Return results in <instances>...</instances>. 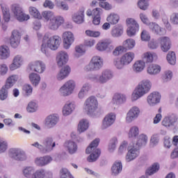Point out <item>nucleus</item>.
<instances>
[{
    "label": "nucleus",
    "mask_w": 178,
    "mask_h": 178,
    "mask_svg": "<svg viewBox=\"0 0 178 178\" xmlns=\"http://www.w3.org/2000/svg\"><path fill=\"white\" fill-rule=\"evenodd\" d=\"M60 178H74L69 170L63 168L60 172Z\"/></svg>",
    "instance_id": "774afa93"
},
{
    "label": "nucleus",
    "mask_w": 178,
    "mask_h": 178,
    "mask_svg": "<svg viewBox=\"0 0 178 178\" xmlns=\"http://www.w3.org/2000/svg\"><path fill=\"white\" fill-rule=\"evenodd\" d=\"M61 39L59 35L51 36V33H46L42 39L40 51L47 58H50L51 51H56L60 47Z\"/></svg>",
    "instance_id": "f257e3e1"
},
{
    "label": "nucleus",
    "mask_w": 178,
    "mask_h": 178,
    "mask_svg": "<svg viewBox=\"0 0 178 178\" xmlns=\"http://www.w3.org/2000/svg\"><path fill=\"white\" fill-rule=\"evenodd\" d=\"M9 88L3 86L1 89L0 90V100L1 101H5L8 99V90H9Z\"/></svg>",
    "instance_id": "69168bd1"
},
{
    "label": "nucleus",
    "mask_w": 178,
    "mask_h": 178,
    "mask_svg": "<svg viewBox=\"0 0 178 178\" xmlns=\"http://www.w3.org/2000/svg\"><path fill=\"white\" fill-rule=\"evenodd\" d=\"M126 23L128 26L127 33L129 37H133L140 31V24L134 18H127Z\"/></svg>",
    "instance_id": "ddd939ff"
},
{
    "label": "nucleus",
    "mask_w": 178,
    "mask_h": 178,
    "mask_svg": "<svg viewBox=\"0 0 178 178\" xmlns=\"http://www.w3.org/2000/svg\"><path fill=\"white\" fill-rule=\"evenodd\" d=\"M42 145L38 142H35L31 145L39 149L42 154H49L54 151V148L56 147V143L54 140L52 136L46 137L42 142Z\"/></svg>",
    "instance_id": "0eeeda50"
},
{
    "label": "nucleus",
    "mask_w": 178,
    "mask_h": 178,
    "mask_svg": "<svg viewBox=\"0 0 178 178\" xmlns=\"http://www.w3.org/2000/svg\"><path fill=\"white\" fill-rule=\"evenodd\" d=\"M63 48L65 49H70V47L74 42V34L72 31H65L62 35Z\"/></svg>",
    "instance_id": "a211bd4d"
},
{
    "label": "nucleus",
    "mask_w": 178,
    "mask_h": 178,
    "mask_svg": "<svg viewBox=\"0 0 178 178\" xmlns=\"http://www.w3.org/2000/svg\"><path fill=\"white\" fill-rule=\"evenodd\" d=\"M127 101V96L122 93H115L113 96L112 104L113 105H122Z\"/></svg>",
    "instance_id": "473e14b6"
},
{
    "label": "nucleus",
    "mask_w": 178,
    "mask_h": 178,
    "mask_svg": "<svg viewBox=\"0 0 178 178\" xmlns=\"http://www.w3.org/2000/svg\"><path fill=\"white\" fill-rule=\"evenodd\" d=\"M115 122H116V113L113 112L107 113L102 121L101 129L106 130V129H109L115 124Z\"/></svg>",
    "instance_id": "4468645a"
},
{
    "label": "nucleus",
    "mask_w": 178,
    "mask_h": 178,
    "mask_svg": "<svg viewBox=\"0 0 178 178\" xmlns=\"http://www.w3.org/2000/svg\"><path fill=\"white\" fill-rule=\"evenodd\" d=\"M86 54V48L84 44H79L75 47V52L74 54V58H80Z\"/></svg>",
    "instance_id": "864d4df0"
},
{
    "label": "nucleus",
    "mask_w": 178,
    "mask_h": 178,
    "mask_svg": "<svg viewBox=\"0 0 178 178\" xmlns=\"http://www.w3.org/2000/svg\"><path fill=\"white\" fill-rule=\"evenodd\" d=\"M142 58L145 60L146 63H152L154 60L158 59V54L154 51H147L143 54Z\"/></svg>",
    "instance_id": "4c0bfd02"
},
{
    "label": "nucleus",
    "mask_w": 178,
    "mask_h": 178,
    "mask_svg": "<svg viewBox=\"0 0 178 178\" xmlns=\"http://www.w3.org/2000/svg\"><path fill=\"white\" fill-rule=\"evenodd\" d=\"M42 16L46 22H49L47 27L49 30H51L52 31H56L62 24H65V18L63 17L56 15L55 13L51 10L43 11Z\"/></svg>",
    "instance_id": "7ed1b4c3"
},
{
    "label": "nucleus",
    "mask_w": 178,
    "mask_h": 178,
    "mask_svg": "<svg viewBox=\"0 0 178 178\" xmlns=\"http://www.w3.org/2000/svg\"><path fill=\"white\" fill-rule=\"evenodd\" d=\"M127 147H129V142L127 140H123L118 149V155H123L126 151H127Z\"/></svg>",
    "instance_id": "bf43d9fd"
},
{
    "label": "nucleus",
    "mask_w": 178,
    "mask_h": 178,
    "mask_svg": "<svg viewBox=\"0 0 178 178\" xmlns=\"http://www.w3.org/2000/svg\"><path fill=\"white\" fill-rule=\"evenodd\" d=\"M52 161V156L49 155H46L35 158L34 162L36 166H40V168H42V166H47V165H49V163H51Z\"/></svg>",
    "instance_id": "a878e982"
},
{
    "label": "nucleus",
    "mask_w": 178,
    "mask_h": 178,
    "mask_svg": "<svg viewBox=\"0 0 178 178\" xmlns=\"http://www.w3.org/2000/svg\"><path fill=\"white\" fill-rule=\"evenodd\" d=\"M26 111L29 113H34L38 111V102L35 100L31 101L26 107Z\"/></svg>",
    "instance_id": "8fccbe9b"
},
{
    "label": "nucleus",
    "mask_w": 178,
    "mask_h": 178,
    "mask_svg": "<svg viewBox=\"0 0 178 178\" xmlns=\"http://www.w3.org/2000/svg\"><path fill=\"white\" fill-rule=\"evenodd\" d=\"M19 80V75L12 74L8 77L6 84L4 85L7 88H12L15 84L16 82Z\"/></svg>",
    "instance_id": "a18cd8bd"
},
{
    "label": "nucleus",
    "mask_w": 178,
    "mask_h": 178,
    "mask_svg": "<svg viewBox=\"0 0 178 178\" xmlns=\"http://www.w3.org/2000/svg\"><path fill=\"white\" fill-rule=\"evenodd\" d=\"M161 165L159 164V163H154L149 168V170L147 171V174L149 176H152V175H155V173L159 171Z\"/></svg>",
    "instance_id": "4d7b16f0"
},
{
    "label": "nucleus",
    "mask_w": 178,
    "mask_h": 178,
    "mask_svg": "<svg viewBox=\"0 0 178 178\" xmlns=\"http://www.w3.org/2000/svg\"><path fill=\"white\" fill-rule=\"evenodd\" d=\"M58 122L59 115L58 114H51L46 118L44 124L47 129H52L58 124Z\"/></svg>",
    "instance_id": "b1692460"
},
{
    "label": "nucleus",
    "mask_w": 178,
    "mask_h": 178,
    "mask_svg": "<svg viewBox=\"0 0 178 178\" xmlns=\"http://www.w3.org/2000/svg\"><path fill=\"white\" fill-rule=\"evenodd\" d=\"M172 77H173V72L170 70L165 71L162 76V81L163 83H168L172 80Z\"/></svg>",
    "instance_id": "0e129e2a"
},
{
    "label": "nucleus",
    "mask_w": 178,
    "mask_h": 178,
    "mask_svg": "<svg viewBox=\"0 0 178 178\" xmlns=\"http://www.w3.org/2000/svg\"><path fill=\"white\" fill-rule=\"evenodd\" d=\"M148 143V136L146 134H141L136 139V142L133 144V147L128 149L125 155L126 162H131L140 156V147L147 145Z\"/></svg>",
    "instance_id": "f03ea898"
},
{
    "label": "nucleus",
    "mask_w": 178,
    "mask_h": 178,
    "mask_svg": "<svg viewBox=\"0 0 178 178\" xmlns=\"http://www.w3.org/2000/svg\"><path fill=\"white\" fill-rule=\"evenodd\" d=\"M10 49L6 44L0 46V60H6L10 58Z\"/></svg>",
    "instance_id": "c9c22d12"
},
{
    "label": "nucleus",
    "mask_w": 178,
    "mask_h": 178,
    "mask_svg": "<svg viewBox=\"0 0 178 178\" xmlns=\"http://www.w3.org/2000/svg\"><path fill=\"white\" fill-rule=\"evenodd\" d=\"M140 113H141V111L140 110V107L138 106H134L130 108L129 111L127 113L125 118L126 123H131L138 119V116H140Z\"/></svg>",
    "instance_id": "dca6fc26"
},
{
    "label": "nucleus",
    "mask_w": 178,
    "mask_h": 178,
    "mask_svg": "<svg viewBox=\"0 0 178 178\" xmlns=\"http://www.w3.org/2000/svg\"><path fill=\"white\" fill-rule=\"evenodd\" d=\"M22 65H24V57L21 54H17L13 57L12 63L8 65L9 70L15 72V70L20 69Z\"/></svg>",
    "instance_id": "6ab92c4d"
},
{
    "label": "nucleus",
    "mask_w": 178,
    "mask_h": 178,
    "mask_svg": "<svg viewBox=\"0 0 178 178\" xmlns=\"http://www.w3.org/2000/svg\"><path fill=\"white\" fill-rule=\"evenodd\" d=\"M90 90H91V85L89 83H85L78 92L79 99H84L88 95Z\"/></svg>",
    "instance_id": "72a5a7b5"
},
{
    "label": "nucleus",
    "mask_w": 178,
    "mask_h": 178,
    "mask_svg": "<svg viewBox=\"0 0 178 178\" xmlns=\"http://www.w3.org/2000/svg\"><path fill=\"white\" fill-rule=\"evenodd\" d=\"M132 69L135 73H141V72L145 69V61H144V60H136L134 63Z\"/></svg>",
    "instance_id": "ea45409f"
},
{
    "label": "nucleus",
    "mask_w": 178,
    "mask_h": 178,
    "mask_svg": "<svg viewBox=\"0 0 178 178\" xmlns=\"http://www.w3.org/2000/svg\"><path fill=\"white\" fill-rule=\"evenodd\" d=\"M113 65L117 70H123V69H124V66H127L120 57L114 58L113 60Z\"/></svg>",
    "instance_id": "09e8293b"
},
{
    "label": "nucleus",
    "mask_w": 178,
    "mask_h": 178,
    "mask_svg": "<svg viewBox=\"0 0 178 178\" xmlns=\"http://www.w3.org/2000/svg\"><path fill=\"white\" fill-rule=\"evenodd\" d=\"M122 46L124 47V49L127 51H131L134 47H136V40L134 39H127L122 42Z\"/></svg>",
    "instance_id": "3c124183"
},
{
    "label": "nucleus",
    "mask_w": 178,
    "mask_h": 178,
    "mask_svg": "<svg viewBox=\"0 0 178 178\" xmlns=\"http://www.w3.org/2000/svg\"><path fill=\"white\" fill-rule=\"evenodd\" d=\"M138 6L141 10H147L149 6V0H139Z\"/></svg>",
    "instance_id": "e2e57ef3"
},
{
    "label": "nucleus",
    "mask_w": 178,
    "mask_h": 178,
    "mask_svg": "<svg viewBox=\"0 0 178 178\" xmlns=\"http://www.w3.org/2000/svg\"><path fill=\"white\" fill-rule=\"evenodd\" d=\"M102 8H96L92 10V24L95 26H99L101 24V15L103 13Z\"/></svg>",
    "instance_id": "f704fd0d"
},
{
    "label": "nucleus",
    "mask_w": 178,
    "mask_h": 178,
    "mask_svg": "<svg viewBox=\"0 0 178 178\" xmlns=\"http://www.w3.org/2000/svg\"><path fill=\"white\" fill-rule=\"evenodd\" d=\"M123 169V165H122V161H116L111 167V175L112 176H118L122 172Z\"/></svg>",
    "instance_id": "a19ab883"
},
{
    "label": "nucleus",
    "mask_w": 178,
    "mask_h": 178,
    "mask_svg": "<svg viewBox=\"0 0 178 178\" xmlns=\"http://www.w3.org/2000/svg\"><path fill=\"white\" fill-rule=\"evenodd\" d=\"M56 61L58 67H62L69 62V54L65 51H60L57 53Z\"/></svg>",
    "instance_id": "4be33fe9"
},
{
    "label": "nucleus",
    "mask_w": 178,
    "mask_h": 178,
    "mask_svg": "<svg viewBox=\"0 0 178 178\" xmlns=\"http://www.w3.org/2000/svg\"><path fill=\"white\" fill-rule=\"evenodd\" d=\"M71 72L72 68L69 65H65L56 74V79L57 81H62V80H65V79L69 77Z\"/></svg>",
    "instance_id": "cd10ccee"
},
{
    "label": "nucleus",
    "mask_w": 178,
    "mask_h": 178,
    "mask_svg": "<svg viewBox=\"0 0 178 178\" xmlns=\"http://www.w3.org/2000/svg\"><path fill=\"white\" fill-rule=\"evenodd\" d=\"M90 127V122L88 120L83 118L81 120L78 124V131L79 133H84V131H87L88 128Z\"/></svg>",
    "instance_id": "c03bdc74"
},
{
    "label": "nucleus",
    "mask_w": 178,
    "mask_h": 178,
    "mask_svg": "<svg viewBox=\"0 0 178 178\" xmlns=\"http://www.w3.org/2000/svg\"><path fill=\"white\" fill-rule=\"evenodd\" d=\"M122 34H123V26H117L113 27L111 31V35L113 37H120Z\"/></svg>",
    "instance_id": "052dcab7"
},
{
    "label": "nucleus",
    "mask_w": 178,
    "mask_h": 178,
    "mask_svg": "<svg viewBox=\"0 0 178 178\" xmlns=\"http://www.w3.org/2000/svg\"><path fill=\"white\" fill-rule=\"evenodd\" d=\"M83 111L90 118H99L102 115L98 108V99L95 96H90L85 100Z\"/></svg>",
    "instance_id": "20e7f679"
},
{
    "label": "nucleus",
    "mask_w": 178,
    "mask_h": 178,
    "mask_svg": "<svg viewBox=\"0 0 178 178\" xmlns=\"http://www.w3.org/2000/svg\"><path fill=\"white\" fill-rule=\"evenodd\" d=\"M35 172V167L28 165L22 168V175L25 178H33V175Z\"/></svg>",
    "instance_id": "79ce46f5"
},
{
    "label": "nucleus",
    "mask_w": 178,
    "mask_h": 178,
    "mask_svg": "<svg viewBox=\"0 0 178 178\" xmlns=\"http://www.w3.org/2000/svg\"><path fill=\"white\" fill-rule=\"evenodd\" d=\"M151 87H152L151 81L148 79L141 81L131 95V102H136V101H138L140 98H143L144 95L148 94L151 90Z\"/></svg>",
    "instance_id": "39448f33"
},
{
    "label": "nucleus",
    "mask_w": 178,
    "mask_h": 178,
    "mask_svg": "<svg viewBox=\"0 0 178 178\" xmlns=\"http://www.w3.org/2000/svg\"><path fill=\"white\" fill-rule=\"evenodd\" d=\"M147 72L148 74H151L152 76L159 74V73H161V65L156 64H151L147 67Z\"/></svg>",
    "instance_id": "49530a36"
},
{
    "label": "nucleus",
    "mask_w": 178,
    "mask_h": 178,
    "mask_svg": "<svg viewBox=\"0 0 178 178\" xmlns=\"http://www.w3.org/2000/svg\"><path fill=\"white\" fill-rule=\"evenodd\" d=\"M0 7L5 23H9L10 22V8H9L8 4L3 2L0 3Z\"/></svg>",
    "instance_id": "c756f323"
},
{
    "label": "nucleus",
    "mask_w": 178,
    "mask_h": 178,
    "mask_svg": "<svg viewBox=\"0 0 178 178\" xmlns=\"http://www.w3.org/2000/svg\"><path fill=\"white\" fill-rule=\"evenodd\" d=\"M119 20H120V17L115 13H111L106 17V22L111 23L113 26L118 24L119 23Z\"/></svg>",
    "instance_id": "de8ad7c7"
},
{
    "label": "nucleus",
    "mask_w": 178,
    "mask_h": 178,
    "mask_svg": "<svg viewBox=\"0 0 178 178\" xmlns=\"http://www.w3.org/2000/svg\"><path fill=\"white\" fill-rule=\"evenodd\" d=\"M161 16L162 22L167 30H172V25H170V23H169V18L168 17V15H166V13L165 11L161 12Z\"/></svg>",
    "instance_id": "6e6d98bb"
},
{
    "label": "nucleus",
    "mask_w": 178,
    "mask_h": 178,
    "mask_svg": "<svg viewBox=\"0 0 178 178\" xmlns=\"http://www.w3.org/2000/svg\"><path fill=\"white\" fill-rule=\"evenodd\" d=\"M99 144V138L95 139L86 149V154H90L88 157V162H95L99 155H101V150L97 147Z\"/></svg>",
    "instance_id": "1a4fd4ad"
},
{
    "label": "nucleus",
    "mask_w": 178,
    "mask_h": 178,
    "mask_svg": "<svg viewBox=\"0 0 178 178\" xmlns=\"http://www.w3.org/2000/svg\"><path fill=\"white\" fill-rule=\"evenodd\" d=\"M29 66L32 72H35L38 74H42L47 70L45 63L41 60H35L31 63Z\"/></svg>",
    "instance_id": "f3484780"
},
{
    "label": "nucleus",
    "mask_w": 178,
    "mask_h": 178,
    "mask_svg": "<svg viewBox=\"0 0 178 178\" xmlns=\"http://www.w3.org/2000/svg\"><path fill=\"white\" fill-rule=\"evenodd\" d=\"M76 109V103L72 101H68L63 107L62 113L64 116H69L74 112Z\"/></svg>",
    "instance_id": "bb28decb"
},
{
    "label": "nucleus",
    "mask_w": 178,
    "mask_h": 178,
    "mask_svg": "<svg viewBox=\"0 0 178 178\" xmlns=\"http://www.w3.org/2000/svg\"><path fill=\"white\" fill-rule=\"evenodd\" d=\"M84 8H81L78 12L72 15V20L76 24H81L84 23Z\"/></svg>",
    "instance_id": "e433bc0d"
},
{
    "label": "nucleus",
    "mask_w": 178,
    "mask_h": 178,
    "mask_svg": "<svg viewBox=\"0 0 178 178\" xmlns=\"http://www.w3.org/2000/svg\"><path fill=\"white\" fill-rule=\"evenodd\" d=\"M138 134H140V129L137 126H134L129 129L128 137L129 138L134 140L138 137Z\"/></svg>",
    "instance_id": "603ef678"
},
{
    "label": "nucleus",
    "mask_w": 178,
    "mask_h": 178,
    "mask_svg": "<svg viewBox=\"0 0 178 178\" xmlns=\"http://www.w3.org/2000/svg\"><path fill=\"white\" fill-rule=\"evenodd\" d=\"M178 117L176 114H170L166 115L162 120L161 124L166 129H170V127H175L176 123H177Z\"/></svg>",
    "instance_id": "aec40b11"
},
{
    "label": "nucleus",
    "mask_w": 178,
    "mask_h": 178,
    "mask_svg": "<svg viewBox=\"0 0 178 178\" xmlns=\"http://www.w3.org/2000/svg\"><path fill=\"white\" fill-rule=\"evenodd\" d=\"M148 26L150 31L157 35H163L166 33L165 29L161 27L156 22H149Z\"/></svg>",
    "instance_id": "2f4dec72"
},
{
    "label": "nucleus",
    "mask_w": 178,
    "mask_h": 178,
    "mask_svg": "<svg viewBox=\"0 0 178 178\" xmlns=\"http://www.w3.org/2000/svg\"><path fill=\"white\" fill-rule=\"evenodd\" d=\"M86 80L98 83V84H106L108 81L113 79V72L111 70H104L100 74L90 73L86 76Z\"/></svg>",
    "instance_id": "423d86ee"
},
{
    "label": "nucleus",
    "mask_w": 178,
    "mask_h": 178,
    "mask_svg": "<svg viewBox=\"0 0 178 178\" xmlns=\"http://www.w3.org/2000/svg\"><path fill=\"white\" fill-rule=\"evenodd\" d=\"M29 81H31V84L33 87H38V84H40L41 81V76L35 72H31L29 76Z\"/></svg>",
    "instance_id": "37998d69"
},
{
    "label": "nucleus",
    "mask_w": 178,
    "mask_h": 178,
    "mask_svg": "<svg viewBox=\"0 0 178 178\" xmlns=\"http://www.w3.org/2000/svg\"><path fill=\"white\" fill-rule=\"evenodd\" d=\"M29 12L31 16L35 17V19H42V15L40 13V11L35 8L31 6L29 8Z\"/></svg>",
    "instance_id": "13d9d810"
},
{
    "label": "nucleus",
    "mask_w": 178,
    "mask_h": 178,
    "mask_svg": "<svg viewBox=\"0 0 178 178\" xmlns=\"http://www.w3.org/2000/svg\"><path fill=\"white\" fill-rule=\"evenodd\" d=\"M159 42H160V47L163 52H168L172 47V42L168 37L163 36L158 39Z\"/></svg>",
    "instance_id": "c85d7f7f"
},
{
    "label": "nucleus",
    "mask_w": 178,
    "mask_h": 178,
    "mask_svg": "<svg viewBox=\"0 0 178 178\" xmlns=\"http://www.w3.org/2000/svg\"><path fill=\"white\" fill-rule=\"evenodd\" d=\"M113 41L112 39L107 38L99 41L96 46L95 49L99 52H105V51H111L113 49Z\"/></svg>",
    "instance_id": "2eb2a0df"
},
{
    "label": "nucleus",
    "mask_w": 178,
    "mask_h": 178,
    "mask_svg": "<svg viewBox=\"0 0 178 178\" xmlns=\"http://www.w3.org/2000/svg\"><path fill=\"white\" fill-rule=\"evenodd\" d=\"M76 90V81L70 79L59 88L58 92L61 97H70Z\"/></svg>",
    "instance_id": "9b49d317"
},
{
    "label": "nucleus",
    "mask_w": 178,
    "mask_h": 178,
    "mask_svg": "<svg viewBox=\"0 0 178 178\" xmlns=\"http://www.w3.org/2000/svg\"><path fill=\"white\" fill-rule=\"evenodd\" d=\"M136 54H134V52L128 51L127 53H124L120 58L122 59V61H124L125 65L128 66V65H130V63H131L133 60H134Z\"/></svg>",
    "instance_id": "58836bf2"
},
{
    "label": "nucleus",
    "mask_w": 178,
    "mask_h": 178,
    "mask_svg": "<svg viewBox=\"0 0 178 178\" xmlns=\"http://www.w3.org/2000/svg\"><path fill=\"white\" fill-rule=\"evenodd\" d=\"M103 67L104 58L99 56H94L90 63L84 67L83 70L85 72H98Z\"/></svg>",
    "instance_id": "9d476101"
},
{
    "label": "nucleus",
    "mask_w": 178,
    "mask_h": 178,
    "mask_svg": "<svg viewBox=\"0 0 178 178\" xmlns=\"http://www.w3.org/2000/svg\"><path fill=\"white\" fill-rule=\"evenodd\" d=\"M64 148L66 149V151H67V152L70 153V155L76 154V152H77V149H79L77 143H76V142L73 140H67L64 143Z\"/></svg>",
    "instance_id": "7c9ffc66"
},
{
    "label": "nucleus",
    "mask_w": 178,
    "mask_h": 178,
    "mask_svg": "<svg viewBox=\"0 0 178 178\" xmlns=\"http://www.w3.org/2000/svg\"><path fill=\"white\" fill-rule=\"evenodd\" d=\"M161 93L153 92L147 96V102L149 106H155V105L161 102Z\"/></svg>",
    "instance_id": "5701e85b"
},
{
    "label": "nucleus",
    "mask_w": 178,
    "mask_h": 178,
    "mask_svg": "<svg viewBox=\"0 0 178 178\" xmlns=\"http://www.w3.org/2000/svg\"><path fill=\"white\" fill-rule=\"evenodd\" d=\"M118 143V138L113 137L109 141V143L108 145V151L111 153L115 152Z\"/></svg>",
    "instance_id": "5fc2aeb1"
},
{
    "label": "nucleus",
    "mask_w": 178,
    "mask_h": 178,
    "mask_svg": "<svg viewBox=\"0 0 178 178\" xmlns=\"http://www.w3.org/2000/svg\"><path fill=\"white\" fill-rule=\"evenodd\" d=\"M54 174L50 170H46L44 168L35 170L32 178H53Z\"/></svg>",
    "instance_id": "393cba45"
},
{
    "label": "nucleus",
    "mask_w": 178,
    "mask_h": 178,
    "mask_svg": "<svg viewBox=\"0 0 178 178\" xmlns=\"http://www.w3.org/2000/svg\"><path fill=\"white\" fill-rule=\"evenodd\" d=\"M22 40V34L18 30H13L10 37V45L13 49L19 48L20 41Z\"/></svg>",
    "instance_id": "412c9836"
},
{
    "label": "nucleus",
    "mask_w": 178,
    "mask_h": 178,
    "mask_svg": "<svg viewBox=\"0 0 178 178\" xmlns=\"http://www.w3.org/2000/svg\"><path fill=\"white\" fill-rule=\"evenodd\" d=\"M8 158L13 159V161H17V162H25L29 159V156L26 151L19 147H11L8 149Z\"/></svg>",
    "instance_id": "6e6552de"
},
{
    "label": "nucleus",
    "mask_w": 178,
    "mask_h": 178,
    "mask_svg": "<svg viewBox=\"0 0 178 178\" xmlns=\"http://www.w3.org/2000/svg\"><path fill=\"white\" fill-rule=\"evenodd\" d=\"M166 58L170 65H176V54L174 51L168 52Z\"/></svg>",
    "instance_id": "680f3d73"
},
{
    "label": "nucleus",
    "mask_w": 178,
    "mask_h": 178,
    "mask_svg": "<svg viewBox=\"0 0 178 178\" xmlns=\"http://www.w3.org/2000/svg\"><path fill=\"white\" fill-rule=\"evenodd\" d=\"M11 12L14 15V17L18 20V22H27L30 19V15L24 13L22 6L17 3L11 5Z\"/></svg>",
    "instance_id": "f8f14e48"
},
{
    "label": "nucleus",
    "mask_w": 178,
    "mask_h": 178,
    "mask_svg": "<svg viewBox=\"0 0 178 178\" xmlns=\"http://www.w3.org/2000/svg\"><path fill=\"white\" fill-rule=\"evenodd\" d=\"M126 51V49L123 47V45L117 46L114 50L113 51L112 54L113 56H119L120 55H122L123 52Z\"/></svg>",
    "instance_id": "338daca9"
}]
</instances>
